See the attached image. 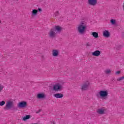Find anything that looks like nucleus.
<instances>
[{"label": "nucleus", "mask_w": 124, "mask_h": 124, "mask_svg": "<svg viewBox=\"0 0 124 124\" xmlns=\"http://www.w3.org/2000/svg\"><path fill=\"white\" fill-rule=\"evenodd\" d=\"M77 29L80 34H85L86 30H87V22L81 21L78 27H77Z\"/></svg>", "instance_id": "f257e3e1"}, {"label": "nucleus", "mask_w": 124, "mask_h": 124, "mask_svg": "<svg viewBox=\"0 0 124 124\" xmlns=\"http://www.w3.org/2000/svg\"><path fill=\"white\" fill-rule=\"evenodd\" d=\"M97 97H101L103 99H107L108 98V91L107 90H101L99 92V93L96 94Z\"/></svg>", "instance_id": "f03ea898"}, {"label": "nucleus", "mask_w": 124, "mask_h": 124, "mask_svg": "<svg viewBox=\"0 0 124 124\" xmlns=\"http://www.w3.org/2000/svg\"><path fill=\"white\" fill-rule=\"evenodd\" d=\"M13 107H14V104L13 103V102L8 101L6 103L5 107L4 108V110H9L10 109H11V108H13Z\"/></svg>", "instance_id": "7ed1b4c3"}, {"label": "nucleus", "mask_w": 124, "mask_h": 124, "mask_svg": "<svg viewBox=\"0 0 124 124\" xmlns=\"http://www.w3.org/2000/svg\"><path fill=\"white\" fill-rule=\"evenodd\" d=\"M48 35L50 38H55V37L57 36V32H56L54 28H52L50 30Z\"/></svg>", "instance_id": "20e7f679"}, {"label": "nucleus", "mask_w": 124, "mask_h": 124, "mask_svg": "<svg viewBox=\"0 0 124 124\" xmlns=\"http://www.w3.org/2000/svg\"><path fill=\"white\" fill-rule=\"evenodd\" d=\"M89 87H90V82L86 81L81 86V90L82 91H87V90H89Z\"/></svg>", "instance_id": "39448f33"}, {"label": "nucleus", "mask_w": 124, "mask_h": 124, "mask_svg": "<svg viewBox=\"0 0 124 124\" xmlns=\"http://www.w3.org/2000/svg\"><path fill=\"white\" fill-rule=\"evenodd\" d=\"M62 86L59 84H57L53 86V90L55 91V92H59L62 91Z\"/></svg>", "instance_id": "423d86ee"}, {"label": "nucleus", "mask_w": 124, "mask_h": 124, "mask_svg": "<svg viewBox=\"0 0 124 124\" xmlns=\"http://www.w3.org/2000/svg\"><path fill=\"white\" fill-rule=\"evenodd\" d=\"M28 105V103L26 101H22L19 102L17 105L18 108H26Z\"/></svg>", "instance_id": "0eeeda50"}, {"label": "nucleus", "mask_w": 124, "mask_h": 124, "mask_svg": "<svg viewBox=\"0 0 124 124\" xmlns=\"http://www.w3.org/2000/svg\"><path fill=\"white\" fill-rule=\"evenodd\" d=\"M88 3L90 5L94 6L96 5V3H97V0H88Z\"/></svg>", "instance_id": "6e6552de"}, {"label": "nucleus", "mask_w": 124, "mask_h": 124, "mask_svg": "<svg viewBox=\"0 0 124 124\" xmlns=\"http://www.w3.org/2000/svg\"><path fill=\"white\" fill-rule=\"evenodd\" d=\"M45 97L46 96L44 93H38L36 96V98L38 99H43V98H45Z\"/></svg>", "instance_id": "1a4fd4ad"}, {"label": "nucleus", "mask_w": 124, "mask_h": 124, "mask_svg": "<svg viewBox=\"0 0 124 124\" xmlns=\"http://www.w3.org/2000/svg\"><path fill=\"white\" fill-rule=\"evenodd\" d=\"M53 29L56 31V33H60L62 31V27L59 26H55Z\"/></svg>", "instance_id": "9d476101"}, {"label": "nucleus", "mask_w": 124, "mask_h": 124, "mask_svg": "<svg viewBox=\"0 0 124 124\" xmlns=\"http://www.w3.org/2000/svg\"><path fill=\"white\" fill-rule=\"evenodd\" d=\"M100 54H101L100 51L97 50L92 52V56H93L94 57H98V56H100Z\"/></svg>", "instance_id": "9b49d317"}, {"label": "nucleus", "mask_w": 124, "mask_h": 124, "mask_svg": "<svg viewBox=\"0 0 124 124\" xmlns=\"http://www.w3.org/2000/svg\"><path fill=\"white\" fill-rule=\"evenodd\" d=\"M103 35L104 37H109L110 36V32L107 30H105L103 32Z\"/></svg>", "instance_id": "f8f14e48"}, {"label": "nucleus", "mask_w": 124, "mask_h": 124, "mask_svg": "<svg viewBox=\"0 0 124 124\" xmlns=\"http://www.w3.org/2000/svg\"><path fill=\"white\" fill-rule=\"evenodd\" d=\"M52 54L53 57H58L59 56V50L54 49L52 51Z\"/></svg>", "instance_id": "ddd939ff"}, {"label": "nucleus", "mask_w": 124, "mask_h": 124, "mask_svg": "<svg viewBox=\"0 0 124 124\" xmlns=\"http://www.w3.org/2000/svg\"><path fill=\"white\" fill-rule=\"evenodd\" d=\"M54 97H56V98H62L63 97V94L62 93H56L54 95Z\"/></svg>", "instance_id": "4468645a"}, {"label": "nucleus", "mask_w": 124, "mask_h": 124, "mask_svg": "<svg viewBox=\"0 0 124 124\" xmlns=\"http://www.w3.org/2000/svg\"><path fill=\"white\" fill-rule=\"evenodd\" d=\"M104 112H105V110L102 108L98 109L97 110V113L100 115H103V114H104Z\"/></svg>", "instance_id": "2eb2a0df"}, {"label": "nucleus", "mask_w": 124, "mask_h": 124, "mask_svg": "<svg viewBox=\"0 0 124 124\" xmlns=\"http://www.w3.org/2000/svg\"><path fill=\"white\" fill-rule=\"evenodd\" d=\"M37 12H38V10L36 9L32 10L31 12V16H36V15H37Z\"/></svg>", "instance_id": "dca6fc26"}, {"label": "nucleus", "mask_w": 124, "mask_h": 124, "mask_svg": "<svg viewBox=\"0 0 124 124\" xmlns=\"http://www.w3.org/2000/svg\"><path fill=\"white\" fill-rule=\"evenodd\" d=\"M92 35L94 38H97L98 37V33L96 32H92Z\"/></svg>", "instance_id": "f3484780"}, {"label": "nucleus", "mask_w": 124, "mask_h": 124, "mask_svg": "<svg viewBox=\"0 0 124 124\" xmlns=\"http://www.w3.org/2000/svg\"><path fill=\"white\" fill-rule=\"evenodd\" d=\"M30 118H31V115H26L25 117L23 118V121H26L27 120H29Z\"/></svg>", "instance_id": "a211bd4d"}, {"label": "nucleus", "mask_w": 124, "mask_h": 124, "mask_svg": "<svg viewBox=\"0 0 124 124\" xmlns=\"http://www.w3.org/2000/svg\"><path fill=\"white\" fill-rule=\"evenodd\" d=\"M104 72L106 74H110L112 72V71L110 70L109 69H108L104 71Z\"/></svg>", "instance_id": "6ab92c4d"}, {"label": "nucleus", "mask_w": 124, "mask_h": 124, "mask_svg": "<svg viewBox=\"0 0 124 124\" xmlns=\"http://www.w3.org/2000/svg\"><path fill=\"white\" fill-rule=\"evenodd\" d=\"M110 23L112 24V25H115L116 24V20L115 19L110 20Z\"/></svg>", "instance_id": "aec40b11"}, {"label": "nucleus", "mask_w": 124, "mask_h": 124, "mask_svg": "<svg viewBox=\"0 0 124 124\" xmlns=\"http://www.w3.org/2000/svg\"><path fill=\"white\" fill-rule=\"evenodd\" d=\"M5 104V102L4 101H2L0 102V106H3Z\"/></svg>", "instance_id": "412c9836"}, {"label": "nucleus", "mask_w": 124, "mask_h": 124, "mask_svg": "<svg viewBox=\"0 0 124 124\" xmlns=\"http://www.w3.org/2000/svg\"><path fill=\"white\" fill-rule=\"evenodd\" d=\"M86 46H87V47H90V46H92V43H91L90 42H88L86 43Z\"/></svg>", "instance_id": "4be33fe9"}, {"label": "nucleus", "mask_w": 124, "mask_h": 124, "mask_svg": "<svg viewBox=\"0 0 124 124\" xmlns=\"http://www.w3.org/2000/svg\"><path fill=\"white\" fill-rule=\"evenodd\" d=\"M3 88H4V86L1 84H0V92H1L2 90H3Z\"/></svg>", "instance_id": "5701e85b"}, {"label": "nucleus", "mask_w": 124, "mask_h": 124, "mask_svg": "<svg viewBox=\"0 0 124 124\" xmlns=\"http://www.w3.org/2000/svg\"><path fill=\"white\" fill-rule=\"evenodd\" d=\"M124 80V78L122 77H121V78H119L118 79H117V81H122Z\"/></svg>", "instance_id": "b1692460"}, {"label": "nucleus", "mask_w": 124, "mask_h": 124, "mask_svg": "<svg viewBox=\"0 0 124 124\" xmlns=\"http://www.w3.org/2000/svg\"><path fill=\"white\" fill-rule=\"evenodd\" d=\"M117 50H120V49H122V46H117Z\"/></svg>", "instance_id": "393cba45"}, {"label": "nucleus", "mask_w": 124, "mask_h": 124, "mask_svg": "<svg viewBox=\"0 0 124 124\" xmlns=\"http://www.w3.org/2000/svg\"><path fill=\"white\" fill-rule=\"evenodd\" d=\"M55 16L57 17V16H59V12H56L55 13Z\"/></svg>", "instance_id": "a878e982"}, {"label": "nucleus", "mask_w": 124, "mask_h": 124, "mask_svg": "<svg viewBox=\"0 0 124 124\" xmlns=\"http://www.w3.org/2000/svg\"><path fill=\"white\" fill-rule=\"evenodd\" d=\"M120 73H121V71H117V72H116V74L117 75H120Z\"/></svg>", "instance_id": "bb28decb"}, {"label": "nucleus", "mask_w": 124, "mask_h": 124, "mask_svg": "<svg viewBox=\"0 0 124 124\" xmlns=\"http://www.w3.org/2000/svg\"><path fill=\"white\" fill-rule=\"evenodd\" d=\"M41 111V109H39L36 112V114H38V113H40Z\"/></svg>", "instance_id": "cd10ccee"}, {"label": "nucleus", "mask_w": 124, "mask_h": 124, "mask_svg": "<svg viewBox=\"0 0 124 124\" xmlns=\"http://www.w3.org/2000/svg\"><path fill=\"white\" fill-rule=\"evenodd\" d=\"M38 10L39 12H41V11H42V10H41V9H40V8H38Z\"/></svg>", "instance_id": "c85d7f7f"}, {"label": "nucleus", "mask_w": 124, "mask_h": 124, "mask_svg": "<svg viewBox=\"0 0 124 124\" xmlns=\"http://www.w3.org/2000/svg\"><path fill=\"white\" fill-rule=\"evenodd\" d=\"M41 58H42V59H44V56H43V55H41Z\"/></svg>", "instance_id": "c756f323"}, {"label": "nucleus", "mask_w": 124, "mask_h": 124, "mask_svg": "<svg viewBox=\"0 0 124 124\" xmlns=\"http://www.w3.org/2000/svg\"><path fill=\"white\" fill-rule=\"evenodd\" d=\"M1 21L0 20V24H1Z\"/></svg>", "instance_id": "7c9ffc66"}]
</instances>
